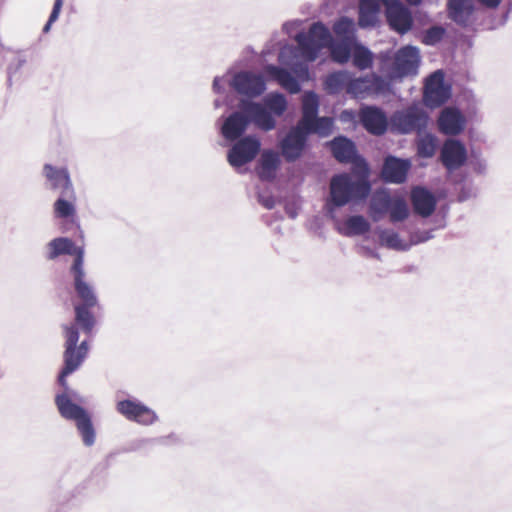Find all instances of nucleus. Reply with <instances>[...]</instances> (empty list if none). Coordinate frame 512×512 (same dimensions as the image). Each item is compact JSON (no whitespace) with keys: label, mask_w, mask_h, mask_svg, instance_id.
Wrapping results in <instances>:
<instances>
[{"label":"nucleus","mask_w":512,"mask_h":512,"mask_svg":"<svg viewBox=\"0 0 512 512\" xmlns=\"http://www.w3.org/2000/svg\"><path fill=\"white\" fill-rule=\"evenodd\" d=\"M295 41L298 55L306 62L315 61L321 50L327 47L330 49L332 60L338 64H345L351 58L352 50L347 40L335 42L331 32L322 22H314L307 32L297 33ZM294 51V47L284 46L279 52L278 61L281 64H288L286 58Z\"/></svg>","instance_id":"f257e3e1"},{"label":"nucleus","mask_w":512,"mask_h":512,"mask_svg":"<svg viewBox=\"0 0 512 512\" xmlns=\"http://www.w3.org/2000/svg\"><path fill=\"white\" fill-rule=\"evenodd\" d=\"M370 191L371 185L365 177H356L349 173L335 174L330 179L327 211L332 214L335 208L363 201Z\"/></svg>","instance_id":"f03ea898"},{"label":"nucleus","mask_w":512,"mask_h":512,"mask_svg":"<svg viewBox=\"0 0 512 512\" xmlns=\"http://www.w3.org/2000/svg\"><path fill=\"white\" fill-rule=\"evenodd\" d=\"M239 108L251 117L256 127L268 132L276 127L274 116L280 117L286 112L288 101L284 94L271 92L263 98V103L241 100Z\"/></svg>","instance_id":"7ed1b4c3"},{"label":"nucleus","mask_w":512,"mask_h":512,"mask_svg":"<svg viewBox=\"0 0 512 512\" xmlns=\"http://www.w3.org/2000/svg\"><path fill=\"white\" fill-rule=\"evenodd\" d=\"M65 351H64V367L59 375V383L67 389L66 377L76 371L88 353V343L82 341L78 346L79 331L75 324L64 325Z\"/></svg>","instance_id":"20e7f679"},{"label":"nucleus","mask_w":512,"mask_h":512,"mask_svg":"<svg viewBox=\"0 0 512 512\" xmlns=\"http://www.w3.org/2000/svg\"><path fill=\"white\" fill-rule=\"evenodd\" d=\"M55 402L60 415L67 420L75 422L84 445L92 446L95 443L96 435L91 418L87 411L81 406L73 403L71 395L68 393L57 395Z\"/></svg>","instance_id":"39448f33"},{"label":"nucleus","mask_w":512,"mask_h":512,"mask_svg":"<svg viewBox=\"0 0 512 512\" xmlns=\"http://www.w3.org/2000/svg\"><path fill=\"white\" fill-rule=\"evenodd\" d=\"M428 116L423 108L417 104L395 111L390 117L392 132L410 134L420 132L426 128Z\"/></svg>","instance_id":"423d86ee"},{"label":"nucleus","mask_w":512,"mask_h":512,"mask_svg":"<svg viewBox=\"0 0 512 512\" xmlns=\"http://www.w3.org/2000/svg\"><path fill=\"white\" fill-rule=\"evenodd\" d=\"M261 142L254 135L245 136L236 141L229 149L227 160L234 168H239L251 162L259 153Z\"/></svg>","instance_id":"0eeeda50"},{"label":"nucleus","mask_w":512,"mask_h":512,"mask_svg":"<svg viewBox=\"0 0 512 512\" xmlns=\"http://www.w3.org/2000/svg\"><path fill=\"white\" fill-rule=\"evenodd\" d=\"M116 410L127 420L143 426H150L158 421L157 413L135 398L118 401Z\"/></svg>","instance_id":"6e6552de"},{"label":"nucleus","mask_w":512,"mask_h":512,"mask_svg":"<svg viewBox=\"0 0 512 512\" xmlns=\"http://www.w3.org/2000/svg\"><path fill=\"white\" fill-rule=\"evenodd\" d=\"M389 84L382 77L370 74L363 77L350 79L347 93L354 98L365 99L370 96L379 95L388 90Z\"/></svg>","instance_id":"1a4fd4ad"},{"label":"nucleus","mask_w":512,"mask_h":512,"mask_svg":"<svg viewBox=\"0 0 512 512\" xmlns=\"http://www.w3.org/2000/svg\"><path fill=\"white\" fill-rule=\"evenodd\" d=\"M70 273L73 277L75 292L82 301V303L77 304V306L95 307L98 303L97 295L93 286L86 281V272L84 265H82L81 253L77 259L73 260Z\"/></svg>","instance_id":"9d476101"},{"label":"nucleus","mask_w":512,"mask_h":512,"mask_svg":"<svg viewBox=\"0 0 512 512\" xmlns=\"http://www.w3.org/2000/svg\"><path fill=\"white\" fill-rule=\"evenodd\" d=\"M451 95L450 86L444 82V74L441 70L433 72L426 80L424 86L423 100L430 108L439 107L444 104Z\"/></svg>","instance_id":"9b49d317"},{"label":"nucleus","mask_w":512,"mask_h":512,"mask_svg":"<svg viewBox=\"0 0 512 512\" xmlns=\"http://www.w3.org/2000/svg\"><path fill=\"white\" fill-rule=\"evenodd\" d=\"M308 135L302 126L292 127L285 137L279 142L281 155L287 162L298 160L307 145Z\"/></svg>","instance_id":"f8f14e48"},{"label":"nucleus","mask_w":512,"mask_h":512,"mask_svg":"<svg viewBox=\"0 0 512 512\" xmlns=\"http://www.w3.org/2000/svg\"><path fill=\"white\" fill-rule=\"evenodd\" d=\"M229 84L237 93L250 98L258 97L266 90L263 76L249 71L236 73Z\"/></svg>","instance_id":"ddd939ff"},{"label":"nucleus","mask_w":512,"mask_h":512,"mask_svg":"<svg viewBox=\"0 0 512 512\" xmlns=\"http://www.w3.org/2000/svg\"><path fill=\"white\" fill-rule=\"evenodd\" d=\"M42 172L51 190L58 191L69 199L75 198V190L67 168L45 164Z\"/></svg>","instance_id":"4468645a"},{"label":"nucleus","mask_w":512,"mask_h":512,"mask_svg":"<svg viewBox=\"0 0 512 512\" xmlns=\"http://www.w3.org/2000/svg\"><path fill=\"white\" fill-rule=\"evenodd\" d=\"M420 62L419 49L413 46H405L397 51L394 59L393 74L396 77H404L416 74Z\"/></svg>","instance_id":"2eb2a0df"},{"label":"nucleus","mask_w":512,"mask_h":512,"mask_svg":"<svg viewBox=\"0 0 512 512\" xmlns=\"http://www.w3.org/2000/svg\"><path fill=\"white\" fill-rule=\"evenodd\" d=\"M441 162L448 171L459 169L467 160L465 146L456 139H447L441 149Z\"/></svg>","instance_id":"dca6fc26"},{"label":"nucleus","mask_w":512,"mask_h":512,"mask_svg":"<svg viewBox=\"0 0 512 512\" xmlns=\"http://www.w3.org/2000/svg\"><path fill=\"white\" fill-rule=\"evenodd\" d=\"M360 121L371 134L380 136L387 131L388 119L385 112L376 106H367L360 111Z\"/></svg>","instance_id":"f3484780"},{"label":"nucleus","mask_w":512,"mask_h":512,"mask_svg":"<svg viewBox=\"0 0 512 512\" xmlns=\"http://www.w3.org/2000/svg\"><path fill=\"white\" fill-rule=\"evenodd\" d=\"M386 17L390 27L399 34H405L412 27V15L400 2L386 5Z\"/></svg>","instance_id":"a211bd4d"},{"label":"nucleus","mask_w":512,"mask_h":512,"mask_svg":"<svg viewBox=\"0 0 512 512\" xmlns=\"http://www.w3.org/2000/svg\"><path fill=\"white\" fill-rule=\"evenodd\" d=\"M331 152L340 163H364V160L357 154L354 142L344 136H338L329 142Z\"/></svg>","instance_id":"6ab92c4d"},{"label":"nucleus","mask_w":512,"mask_h":512,"mask_svg":"<svg viewBox=\"0 0 512 512\" xmlns=\"http://www.w3.org/2000/svg\"><path fill=\"white\" fill-rule=\"evenodd\" d=\"M437 123L443 134L458 135L464 130L466 120L458 109L447 107L441 111Z\"/></svg>","instance_id":"aec40b11"},{"label":"nucleus","mask_w":512,"mask_h":512,"mask_svg":"<svg viewBox=\"0 0 512 512\" xmlns=\"http://www.w3.org/2000/svg\"><path fill=\"white\" fill-rule=\"evenodd\" d=\"M251 117L242 111L233 112L223 123L221 132L226 140H237L246 131Z\"/></svg>","instance_id":"412c9836"},{"label":"nucleus","mask_w":512,"mask_h":512,"mask_svg":"<svg viewBox=\"0 0 512 512\" xmlns=\"http://www.w3.org/2000/svg\"><path fill=\"white\" fill-rule=\"evenodd\" d=\"M411 163L409 160L388 156L382 168V177L386 182L400 184L406 180Z\"/></svg>","instance_id":"4be33fe9"},{"label":"nucleus","mask_w":512,"mask_h":512,"mask_svg":"<svg viewBox=\"0 0 512 512\" xmlns=\"http://www.w3.org/2000/svg\"><path fill=\"white\" fill-rule=\"evenodd\" d=\"M81 252L82 265H84V248L75 246L74 242L67 237H58L46 245V258L55 260L62 255H74L77 259Z\"/></svg>","instance_id":"5701e85b"},{"label":"nucleus","mask_w":512,"mask_h":512,"mask_svg":"<svg viewBox=\"0 0 512 512\" xmlns=\"http://www.w3.org/2000/svg\"><path fill=\"white\" fill-rule=\"evenodd\" d=\"M263 71L268 79L277 82L290 94H297L301 91V85L298 79L294 77L287 69L273 64H268L264 67Z\"/></svg>","instance_id":"b1692460"},{"label":"nucleus","mask_w":512,"mask_h":512,"mask_svg":"<svg viewBox=\"0 0 512 512\" xmlns=\"http://www.w3.org/2000/svg\"><path fill=\"white\" fill-rule=\"evenodd\" d=\"M411 200L415 212L422 217L430 216L436 208L434 195L422 187H416L412 190Z\"/></svg>","instance_id":"393cba45"},{"label":"nucleus","mask_w":512,"mask_h":512,"mask_svg":"<svg viewBox=\"0 0 512 512\" xmlns=\"http://www.w3.org/2000/svg\"><path fill=\"white\" fill-rule=\"evenodd\" d=\"M280 165L279 154L273 150H264L256 168L257 175L261 180H272Z\"/></svg>","instance_id":"a878e982"},{"label":"nucleus","mask_w":512,"mask_h":512,"mask_svg":"<svg viewBox=\"0 0 512 512\" xmlns=\"http://www.w3.org/2000/svg\"><path fill=\"white\" fill-rule=\"evenodd\" d=\"M474 11L473 0H449L448 13L450 19L459 25H467Z\"/></svg>","instance_id":"bb28decb"},{"label":"nucleus","mask_w":512,"mask_h":512,"mask_svg":"<svg viewBox=\"0 0 512 512\" xmlns=\"http://www.w3.org/2000/svg\"><path fill=\"white\" fill-rule=\"evenodd\" d=\"M431 238L430 233H426L425 237L419 239H411V243H405L399 236L398 233L391 229H384L379 233V239L381 244L386 247L398 251H407L412 245L418 244L419 242L426 241Z\"/></svg>","instance_id":"cd10ccee"},{"label":"nucleus","mask_w":512,"mask_h":512,"mask_svg":"<svg viewBox=\"0 0 512 512\" xmlns=\"http://www.w3.org/2000/svg\"><path fill=\"white\" fill-rule=\"evenodd\" d=\"M369 230V222L361 215L348 217L344 222L343 227H339V232L348 237L363 235Z\"/></svg>","instance_id":"c85d7f7f"},{"label":"nucleus","mask_w":512,"mask_h":512,"mask_svg":"<svg viewBox=\"0 0 512 512\" xmlns=\"http://www.w3.org/2000/svg\"><path fill=\"white\" fill-rule=\"evenodd\" d=\"M318 111V96L312 91L305 92L302 99V118L297 124L300 126L304 124H310L312 118L318 116Z\"/></svg>","instance_id":"c756f323"},{"label":"nucleus","mask_w":512,"mask_h":512,"mask_svg":"<svg viewBox=\"0 0 512 512\" xmlns=\"http://www.w3.org/2000/svg\"><path fill=\"white\" fill-rule=\"evenodd\" d=\"M351 79V73L346 70L330 73L324 80L325 89L330 94L340 92L344 87L347 89Z\"/></svg>","instance_id":"7c9ffc66"},{"label":"nucleus","mask_w":512,"mask_h":512,"mask_svg":"<svg viewBox=\"0 0 512 512\" xmlns=\"http://www.w3.org/2000/svg\"><path fill=\"white\" fill-rule=\"evenodd\" d=\"M303 129L309 134H317L321 137H327L331 134L333 129V119L330 117H318L312 118L310 124L302 125Z\"/></svg>","instance_id":"2f4dec72"},{"label":"nucleus","mask_w":512,"mask_h":512,"mask_svg":"<svg viewBox=\"0 0 512 512\" xmlns=\"http://www.w3.org/2000/svg\"><path fill=\"white\" fill-rule=\"evenodd\" d=\"M393 199L387 193H376L373 195L370 201V209L375 221L379 220L381 215L389 212Z\"/></svg>","instance_id":"473e14b6"},{"label":"nucleus","mask_w":512,"mask_h":512,"mask_svg":"<svg viewBox=\"0 0 512 512\" xmlns=\"http://www.w3.org/2000/svg\"><path fill=\"white\" fill-rule=\"evenodd\" d=\"M352 63L359 70H366L373 64V53L362 44H356L351 53Z\"/></svg>","instance_id":"72a5a7b5"},{"label":"nucleus","mask_w":512,"mask_h":512,"mask_svg":"<svg viewBox=\"0 0 512 512\" xmlns=\"http://www.w3.org/2000/svg\"><path fill=\"white\" fill-rule=\"evenodd\" d=\"M91 307L75 305V325L80 326L84 333L90 334L94 325L95 318L89 311Z\"/></svg>","instance_id":"f704fd0d"},{"label":"nucleus","mask_w":512,"mask_h":512,"mask_svg":"<svg viewBox=\"0 0 512 512\" xmlns=\"http://www.w3.org/2000/svg\"><path fill=\"white\" fill-rule=\"evenodd\" d=\"M74 199H69L67 196L61 195L54 203V212L59 218H68L73 216L76 212Z\"/></svg>","instance_id":"c9c22d12"},{"label":"nucleus","mask_w":512,"mask_h":512,"mask_svg":"<svg viewBox=\"0 0 512 512\" xmlns=\"http://www.w3.org/2000/svg\"><path fill=\"white\" fill-rule=\"evenodd\" d=\"M390 221L393 223L405 220L409 215L407 203L401 198H394L391 204Z\"/></svg>","instance_id":"e433bc0d"},{"label":"nucleus","mask_w":512,"mask_h":512,"mask_svg":"<svg viewBox=\"0 0 512 512\" xmlns=\"http://www.w3.org/2000/svg\"><path fill=\"white\" fill-rule=\"evenodd\" d=\"M334 33L342 40H349L354 31V22L348 17H341L333 25Z\"/></svg>","instance_id":"4c0bfd02"},{"label":"nucleus","mask_w":512,"mask_h":512,"mask_svg":"<svg viewBox=\"0 0 512 512\" xmlns=\"http://www.w3.org/2000/svg\"><path fill=\"white\" fill-rule=\"evenodd\" d=\"M436 151V139L431 134L420 138L417 145V152L421 157L430 158Z\"/></svg>","instance_id":"58836bf2"},{"label":"nucleus","mask_w":512,"mask_h":512,"mask_svg":"<svg viewBox=\"0 0 512 512\" xmlns=\"http://www.w3.org/2000/svg\"><path fill=\"white\" fill-rule=\"evenodd\" d=\"M445 34V30L440 26H433L429 28L423 35V43L433 46L439 43Z\"/></svg>","instance_id":"ea45409f"},{"label":"nucleus","mask_w":512,"mask_h":512,"mask_svg":"<svg viewBox=\"0 0 512 512\" xmlns=\"http://www.w3.org/2000/svg\"><path fill=\"white\" fill-rule=\"evenodd\" d=\"M379 11L359 9V26L362 28L372 27L377 22Z\"/></svg>","instance_id":"a19ab883"},{"label":"nucleus","mask_w":512,"mask_h":512,"mask_svg":"<svg viewBox=\"0 0 512 512\" xmlns=\"http://www.w3.org/2000/svg\"><path fill=\"white\" fill-rule=\"evenodd\" d=\"M62 5H63V0H55L52 12L49 16V19H48L47 23L45 24V26L43 27L44 33L49 32L52 23H54L58 19Z\"/></svg>","instance_id":"79ce46f5"},{"label":"nucleus","mask_w":512,"mask_h":512,"mask_svg":"<svg viewBox=\"0 0 512 512\" xmlns=\"http://www.w3.org/2000/svg\"><path fill=\"white\" fill-rule=\"evenodd\" d=\"M471 165H472L474 172H476L477 174L482 175V174H485L487 171V163L482 158L477 157V158L472 159Z\"/></svg>","instance_id":"37998d69"},{"label":"nucleus","mask_w":512,"mask_h":512,"mask_svg":"<svg viewBox=\"0 0 512 512\" xmlns=\"http://www.w3.org/2000/svg\"><path fill=\"white\" fill-rule=\"evenodd\" d=\"M258 201H259V203L263 207H265L266 209H269V210L274 208V206H275L274 197L272 195H269V194L259 193L258 194Z\"/></svg>","instance_id":"c03bdc74"},{"label":"nucleus","mask_w":512,"mask_h":512,"mask_svg":"<svg viewBox=\"0 0 512 512\" xmlns=\"http://www.w3.org/2000/svg\"><path fill=\"white\" fill-rule=\"evenodd\" d=\"M380 0H360L359 9L379 11Z\"/></svg>","instance_id":"a18cd8bd"},{"label":"nucleus","mask_w":512,"mask_h":512,"mask_svg":"<svg viewBox=\"0 0 512 512\" xmlns=\"http://www.w3.org/2000/svg\"><path fill=\"white\" fill-rule=\"evenodd\" d=\"M228 81L223 77H215L213 81V90L216 93H223L225 91V84Z\"/></svg>","instance_id":"49530a36"},{"label":"nucleus","mask_w":512,"mask_h":512,"mask_svg":"<svg viewBox=\"0 0 512 512\" xmlns=\"http://www.w3.org/2000/svg\"><path fill=\"white\" fill-rule=\"evenodd\" d=\"M294 73L297 75L300 79H306L308 77L309 71L307 65H297L293 68Z\"/></svg>","instance_id":"de8ad7c7"},{"label":"nucleus","mask_w":512,"mask_h":512,"mask_svg":"<svg viewBox=\"0 0 512 512\" xmlns=\"http://www.w3.org/2000/svg\"><path fill=\"white\" fill-rule=\"evenodd\" d=\"M300 25V22L298 21H294V22H287L283 25V30L288 34L290 35L291 34V31L298 27Z\"/></svg>","instance_id":"09e8293b"},{"label":"nucleus","mask_w":512,"mask_h":512,"mask_svg":"<svg viewBox=\"0 0 512 512\" xmlns=\"http://www.w3.org/2000/svg\"><path fill=\"white\" fill-rule=\"evenodd\" d=\"M285 211L288 214V216L290 218H292V219H295L297 217V215H298L297 209L294 206L290 205V204H287L285 206Z\"/></svg>","instance_id":"8fccbe9b"},{"label":"nucleus","mask_w":512,"mask_h":512,"mask_svg":"<svg viewBox=\"0 0 512 512\" xmlns=\"http://www.w3.org/2000/svg\"><path fill=\"white\" fill-rule=\"evenodd\" d=\"M479 2L487 7L495 8L500 4L501 0H479Z\"/></svg>","instance_id":"3c124183"},{"label":"nucleus","mask_w":512,"mask_h":512,"mask_svg":"<svg viewBox=\"0 0 512 512\" xmlns=\"http://www.w3.org/2000/svg\"><path fill=\"white\" fill-rule=\"evenodd\" d=\"M467 198H468L467 193H465L464 191H461L460 194H459V200L460 201H465Z\"/></svg>","instance_id":"603ef678"},{"label":"nucleus","mask_w":512,"mask_h":512,"mask_svg":"<svg viewBox=\"0 0 512 512\" xmlns=\"http://www.w3.org/2000/svg\"><path fill=\"white\" fill-rule=\"evenodd\" d=\"M407 3H409L410 5H419L422 0H405Z\"/></svg>","instance_id":"864d4df0"},{"label":"nucleus","mask_w":512,"mask_h":512,"mask_svg":"<svg viewBox=\"0 0 512 512\" xmlns=\"http://www.w3.org/2000/svg\"><path fill=\"white\" fill-rule=\"evenodd\" d=\"M382 2L386 5H389L391 3H397L399 0H382Z\"/></svg>","instance_id":"5fc2aeb1"},{"label":"nucleus","mask_w":512,"mask_h":512,"mask_svg":"<svg viewBox=\"0 0 512 512\" xmlns=\"http://www.w3.org/2000/svg\"><path fill=\"white\" fill-rule=\"evenodd\" d=\"M215 105H216L217 107L220 105V103H219V101H218V100H216V101H215Z\"/></svg>","instance_id":"6e6d98bb"}]
</instances>
